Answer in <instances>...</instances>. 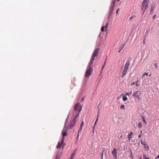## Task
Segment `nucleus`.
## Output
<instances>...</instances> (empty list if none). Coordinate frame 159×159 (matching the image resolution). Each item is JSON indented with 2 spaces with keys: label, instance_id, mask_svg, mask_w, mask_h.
I'll list each match as a JSON object with an SVG mask.
<instances>
[{
  "label": "nucleus",
  "instance_id": "obj_1",
  "mask_svg": "<svg viewBox=\"0 0 159 159\" xmlns=\"http://www.w3.org/2000/svg\"><path fill=\"white\" fill-rule=\"evenodd\" d=\"M93 63L89 62V65L87 68V70L85 73V76L86 77L89 78L91 75L93 71V69L91 67V65Z\"/></svg>",
  "mask_w": 159,
  "mask_h": 159
},
{
  "label": "nucleus",
  "instance_id": "obj_2",
  "mask_svg": "<svg viewBox=\"0 0 159 159\" xmlns=\"http://www.w3.org/2000/svg\"><path fill=\"white\" fill-rule=\"evenodd\" d=\"M99 48H97L94 50L90 60V62L93 63L95 57L98 56L99 52Z\"/></svg>",
  "mask_w": 159,
  "mask_h": 159
},
{
  "label": "nucleus",
  "instance_id": "obj_3",
  "mask_svg": "<svg viewBox=\"0 0 159 159\" xmlns=\"http://www.w3.org/2000/svg\"><path fill=\"white\" fill-rule=\"evenodd\" d=\"M142 92L139 90H137L134 92L132 94L133 96L137 98L139 100H141V96L142 95Z\"/></svg>",
  "mask_w": 159,
  "mask_h": 159
},
{
  "label": "nucleus",
  "instance_id": "obj_4",
  "mask_svg": "<svg viewBox=\"0 0 159 159\" xmlns=\"http://www.w3.org/2000/svg\"><path fill=\"white\" fill-rule=\"evenodd\" d=\"M147 0H144L142 6V9L145 11L148 8V3H147Z\"/></svg>",
  "mask_w": 159,
  "mask_h": 159
},
{
  "label": "nucleus",
  "instance_id": "obj_5",
  "mask_svg": "<svg viewBox=\"0 0 159 159\" xmlns=\"http://www.w3.org/2000/svg\"><path fill=\"white\" fill-rule=\"evenodd\" d=\"M82 108V107L81 105L79 103H77L75 105L74 110L75 111H79V112H80L81 111Z\"/></svg>",
  "mask_w": 159,
  "mask_h": 159
},
{
  "label": "nucleus",
  "instance_id": "obj_6",
  "mask_svg": "<svg viewBox=\"0 0 159 159\" xmlns=\"http://www.w3.org/2000/svg\"><path fill=\"white\" fill-rule=\"evenodd\" d=\"M76 116H75L73 120L71 121L70 125L69 126V128L71 129L74 126L76 121Z\"/></svg>",
  "mask_w": 159,
  "mask_h": 159
},
{
  "label": "nucleus",
  "instance_id": "obj_7",
  "mask_svg": "<svg viewBox=\"0 0 159 159\" xmlns=\"http://www.w3.org/2000/svg\"><path fill=\"white\" fill-rule=\"evenodd\" d=\"M61 134L63 136V137L61 139V143H62V144H63V142L64 141V137L67 135V132L62 131Z\"/></svg>",
  "mask_w": 159,
  "mask_h": 159
},
{
  "label": "nucleus",
  "instance_id": "obj_8",
  "mask_svg": "<svg viewBox=\"0 0 159 159\" xmlns=\"http://www.w3.org/2000/svg\"><path fill=\"white\" fill-rule=\"evenodd\" d=\"M63 144H62L61 143V141L60 143V142H58V144L57 146V148H59L60 147H61V146L62 147V149H63L65 146V143H64V142H63Z\"/></svg>",
  "mask_w": 159,
  "mask_h": 159
},
{
  "label": "nucleus",
  "instance_id": "obj_9",
  "mask_svg": "<svg viewBox=\"0 0 159 159\" xmlns=\"http://www.w3.org/2000/svg\"><path fill=\"white\" fill-rule=\"evenodd\" d=\"M112 154L115 157V159H116L117 158V151L115 148H114L112 152Z\"/></svg>",
  "mask_w": 159,
  "mask_h": 159
},
{
  "label": "nucleus",
  "instance_id": "obj_10",
  "mask_svg": "<svg viewBox=\"0 0 159 159\" xmlns=\"http://www.w3.org/2000/svg\"><path fill=\"white\" fill-rule=\"evenodd\" d=\"M129 62L128 61H127L125 65L124 69L128 70V69L129 68Z\"/></svg>",
  "mask_w": 159,
  "mask_h": 159
},
{
  "label": "nucleus",
  "instance_id": "obj_11",
  "mask_svg": "<svg viewBox=\"0 0 159 159\" xmlns=\"http://www.w3.org/2000/svg\"><path fill=\"white\" fill-rule=\"evenodd\" d=\"M76 150H75L73 151V153L70 155V158L71 159H73L74 157L76 154Z\"/></svg>",
  "mask_w": 159,
  "mask_h": 159
},
{
  "label": "nucleus",
  "instance_id": "obj_12",
  "mask_svg": "<svg viewBox=\"0 0 159 159\" xmlns=\"http://www.w3.org/2000/svg\"><path fill=\"white\" fill-rule=\"evenodd\" d=\"M127 70H124L123 71L122 73V75L121 76V77L123 78L126 75L127 73Z\"/></svg>",
  "mask_w": 159,
  "mask_h": 159
},
{
  "label": "nucleus",
  "instance_id": "obj_13",
  "mask_svg": "<svg viewBox=\"0 0 159 159\" xmlns=\"http://www.w3.org/2000/svg\"><path fill=\"white\" fill-rule=\"evenodd\" d=\"M156 7V6L155 4H153L152 5L150 12L152 13L153 12L154 10L155 9V8Z\"/></svg>",
  "mask_w": 159,
  "mask_h": 159
},
{
  "label": "nucleus",
  "instance_id": "obj_14",
  "mask_svg": "<svg viewBox=\"0 0 159 159\" xmlns=\"http://www.w3.org/2000/svg\"><path fill=\"white\" fill-rule=\"evenodd\" d=\"M114 6H111L110 8V10L109 11V13L110 14V15H111V14L112 13V11H113L114 8Z\"/></svg>",
  "mask_w": 159,
  "mask_h": 159
},
{
  "label": "nucleus",
  "instance_id": "obj_15",
  "mask_svg": "<svg viewBox=\"0 0 159 159\" xmlns=\"http://www.w3.org/2000/svg\"><path fill=\"white\" fill-rule=\"evenodd\" d=\"M62 154V152H58L57 153V156H56V157L57 158H58V159H59L61 157V156Z\"/></svg>",
  "mask_w": 159,
  "mask_h": 159
},
{
  "label": "nucleus",
  "instance_id": "obj_16",
  "mask_svg": "<svg viewBox=\"0 0 159 159\" xmlns=\"http://www.w3.org/2000/svg\"><path fill=\"white\" fill-rule=\"evenodd\" d=\"M68 129V128L67 126H64L62 131L67 132Z\"/></svg>",
  "mask_w": 159,
  "mask_h": 159
},
{
  "label": "nucleus",
  "instance_id": "obj_17",
  "mask_svg": "<svg viewBox=\"0 0 159 159\" xmlns=\"http://www.w3.org/2000/svg\"><path fill=\"white\" fill-rule=\"evenodd\" d=\"M143 146L145 149L147 151H148L149 150V147L147 144H145Z\"/></svg>",
  "mask_w": 159,
  "mask_h": 159
},
{
  "label": "nucleus",
  "instance_id": "obj_18",
  "mask_svg": "<svg viewBox=\"0 0 159 159\" xmlns=\"http://www.w3.org/2000/svg\"><path fill=\"white\" fill-rule=\"evenodd\" d=\"M136 17V16L135 15H133L131 16L129 19V21H132Z\"/></svg>",
  "mask_w": 159,
  "mask_h": 159
},
{
  "label": "nucleus",
  "instance_id": "obj_19",
  "mask_svg": "<svg viewBox=\"0 0 159 159\" xmlns=\"http://www.w3.org/2000/svg\"><path fill=\"white\" fill-rule=\"evenodd\" d=\"M121 95H123V97H122V98H123V100L124 101H126L127 100V97L126 96L124 95V94H121Z\"/></svg>",
  "mask_w": 159,
  "mask_h": 159
},
{
  "label": "nucleus",
  "instance_id": "obj_20",
  "mask_svg": "<svg viewBox=\"0 0 159 159\" xmlns=\"http://www.w3.org/2000/svg\"><path fill=\"white\" fill-rule=\"evenodd\" d=\"M116 1V0H112L111 6H114L115 5V2Z\"/></svg>",
  "mask_w": 159,
  "mask_h": 159
},
{
  "label": "nucleus",
  "instance_id": "obj_21",
  "mask_svg": "<svg viewBox=\"0 0 159 159\" xmlns=\"http://www.w3.org/2000/svg\"><path fill=\"white\" fill-rule=\"evenodd\" d=\"M125 43H124L122 44L120 47V48H121V49H122L124 48L125 47Z\"/></svg>",
  "mask_w": 159,
  "mask_h": 159
},
{
  "label": "nucleus",
  "instance_id": "obj_22",
  "mask_svg": "<svg viewBox=\"0 0 159 159\" xmlns=\"http://www.w3.org/2000/svg\"><path fill=\"white\" fill-rule=\"evenodd\" d=\"M132 135H129V134H128V139H129V141H130V140H131V139H132Z\"/></svg>",
  "mask_w": 159,
  "mask_h": 159
},
{
  "label": "nucleus",
  "instance_id": "obj_23",
  "mask_svg": "<svg viewBox=\"0 0 159 159\" xmlns=\"http://www.w3.org/2000/svg\"><path fill=\"white\" fill-rule=\"evenodd\" d=\"M120 108L121 109H125V105H121L120 107Z\"/></svg>",
  "mask_w": 159,
  "mask_h": 159
},
{
  "label": "nucleus",
  "instance_id": "obj_24",
  "mask_svg": "<svg viewBox=\"0 0 159 159\" xmlns=\"http://www.w3.org/2000/svg\"><path fill=\"white\" fill-rule=\"evenodd\" d=\"M132 93V91H131L130 93H125V95L127 96H129L130 95L131 93Z\"/></svg>",
  "mask_w": 159,
  "mask_h": 159
},
{
  "label": "nucleus",
  "instance_id": "obj_25",
  "mask_svg": "<svg viewBox=\"0 0 159 159\" xmlns=\"http://www.w3.org/2000/svg\"><path fill=\"white\" fill-rule=\"evenodd\" d=\"M68 117L67 118L66 120L64 126H67L66 125H67V122H68Z\"/></svg>",
  "mask_w": 159,
  "mask_h": 159
},
{
  "label": "nucleus",
  "instance_id": "obj_26",
  "mask_svg": "<svg viewBox=\"0 0 159 159\" xmlns=\"http://www.w3.org/2000/svg\"><path fill=\"white\" fill-rule=\"evenodd\" d=\"M138 127L139 128H141L142 127V124L140 123H139V124H138Z\"/></svg>",
  "mask_w": 159,
  "mask_h": 159
},
{
  "label": "nucleus",
  "instance_id": "obj_27",
  "mask_svg": "<svg viewBox=\"0 0 159 159\" xmlns=\"http://www.w3.org/2000/svg\"><path fill=\"white\" fill-rule=\"evenodd\" d=\"M108 26H109V24L108 23H107L105 27L106 30L107 29V28Z\"/></svg>",
  "mask_w": 159,
  "mask_h": 159
},
{
  "label": "nucleus",
  "instance_id": "obj_28",
  "mask_svg": "<svg viewBox=\"0 0 159 159\" xmlns=\"http://www.w3.org/2000/svg\"><path fill=\"white\" fill-rule=\"evenodd\" d=\"M143 157L144 159H150L149 158L147 157L146 155H143Z\"/></svg>",
  "mask_w": 159,
  "mask_h": 159
},
{
  "label": "nucleus",
  "instance_id": "obj_29",
  "mask_svg": "<svg viewBox=\"0 0 159 159\" xmlns=\"http://www.w3.org/2000/svg\"><path fill=\"white\" fill-rule=\"evenodd\" d=\"M84 125V122L83 121H82L81 123L80 127L83 128Z\"/></svg>",
  "mask_w": 159,
  "mask_h": 159
},
{
  "label": "nucleus",
  "instance_id": "obj_30",
  "mask_svg": "<svg viewBox=\"0 0 159 159\" xmlns=\"http://www.w3.org/2000/svg\"><path fill=\"white\" fill-rule=\"evenodd\" d=\"M104 28H105L104 26H103L102 27L101 29V31L103 32L104 31Z\"/></svg>",
  "mask_w": 159,
  "mask_h": 159
},
{
  "label": "nucleus",
  "instance_id": "obj_31",
  "mask_svg": "<svg viewBox=\"0 0 159 159\" xmlns=\"http://www.w3.org/2000/svg\"><path fill=\"white\" fill-rule=\"evenodd\" d=\"M136 87L139 86L140 85L138 83V81H137L136 82Z\"/></svg>",
  "mask_w": 159,
  "mask_h": 159
},
{
  "label": "nucleus",
  "instance_id": "obj_32",
  "mask_svg": "<svg viewBox=\"0 0 159 159\" xmlns=\"http://www.w3.org/2000/svg\"><path fill=\"white\" fill-rule=\"evenodd\" d=\"M83 129V128L82 127H80V129H79V130L78 131V133H79L80 132H81V131H82V129Z\"/></svg>",
  "mask_w": 159,
  "mask_h": 159
},
{
  "label": "nucleus",
  "instance_id": "obj_33",
  "mask_svg": "<svg viewBox=\"0 0 159 159\" xmlns=\"http://www.w3.org/2000/svg\"><path fill=\"white\" fill-rule=\"evenodd\" d=\"M141 143L142 145L143 146L145 144V143L144 142H143L142 140L141 141Z\"/></svg>",
  "mask_w": 159,
  "mask_h": 159
},
{
  "label": "nucleus",
  "instance_id": "obj_34",
  "mask_svg": "<svg viewBox=\"0 0 159 159\" xmlns=\"http://www.w3.org/2000/svg\"><path fill=\"white\" fill-rule=\"evenodd\" d=\"M155 66V68L156 69H157V66H158V64L157 63H155L154 65Z\"/></svg>",
  "mask_w": 159,
  "mask_h": 159
},
{
  "label": "nucleus",
  "instance_id": "obj_35",
  "mask_svg": "<svg viewBox=\"0 0 159 159\" xmlns=\"http://www.w3.org/2000/svg\"><path fill=\"white\" fill-rule=\"evenodd\" d=\"M146 75V76H147L148 75V73H145L144 74H143V77H144V76Z\"/></svg>",
  "mask_w": 159,
  "mask_h": 159
},
{
  "label": "nucleus",
  "instance_id": "obj_36",
  "mask_svg": "<svg viewBox=\"0 0 159 159\" xmlns=\"http://www.w3.org/2000/svg\"><path fill=\"white\" fill-rule=\"evenodd\" d=\"M106 63V61H105L104 64L103 65V66H102V70L103 69Z\"/></svg>",
  "mask_w": 159,
  "mask_h": 159
},
{
  "label": "nucleus",
  "instance_id": "obj_37",
  "mask_svg": "<svg viewBox=\"0 0 159 159\" xmlns=\"http://www.w3.org/2000/svg\"><path fill=\"white\" fill-rule=\"evenodd\" d=\"M143 122L144 123H145L146 124H147L144 118L143 117Z\"/></svg>",
  "mask_w": 159,
  "mask_h": 159
},
{
  "label": "nucleus",
  "instance_id": "obj_38",
  "mask_svg": "<svg viewBox=\"0 0 159 159\" xmlns=\"http://www.w3.org/2000/svg\"><path fill=\"white\" fill-rule=\"evenodd\" d=\"M104 152V151H103L102 153V159H103V154Z\"/></svg>",
  "mask_w": 159,
  "mask_h": 159
},
{
  "label": "nucleus",
  "instance_id": "obj_39",
  "mask_svg": "<svg viewBox=\"0 0 159 159\" xmlns=\"http://www.w3.org/2000/svg\"><path fill=\"white\" fill-rule=\"evenodd\" d=\"M119 10H120L119 8H118V9H117V11H116V14L117 15V14L118 13V11H119Z\"/></svg>",
  "mask_w": 159,
  "mask_h": 159
},
{
  "label": "nucleus",
  "instance_id": "obj_40",
  "mask_svg": "<svg viewBox=\"0 0 159 159\" xmlns=\"http://www.w3.org/2000/svg\"><path fill=\"white\" fill-rule=\"evenodd\" d=\"M79 133H78V134H77V140L78 139H79Z\"/></svg>",
  "mask_w": 159,
  "mask_h": 159
},
{
  "label": "nucleus",
  "instance_id": "obj_41",
  "mask_svg": "<svg viewBox=\"0 0 159 159\" xmlns=\"http://www.w3.org/2000/svg\"><path fill=\"white\" fill-rule=\"evenodd\" d=\"M133 134V132H131L129 134V135H132H132Z\"/></svg>",
  "mask_w": 159,
  "mask_h": 159
},
{
  "label": "nucleus",
  "instance_id": "obj_42",
  "mask_svg": "<svg viewBox=\"0 0 159 159\" xmlns=\"http://www.w3.org/2000/svg\"><path fill=\"white\" fill-rule=\"evenodd\" d=\"M156 15H154L153 17V19H155V18L156 17Z\"/></svg>",
  "mask_w": 159,
  "mask_h": 159
},
{
  "label": "nucleus",
  "instance_id": "obj_43",
  "mask_svg": "<svg viewBox=\"0 0 159 159\" xmlns=\"http://www.w3.org/2000/svg\"><path fill=\"white\" fill-rule=\"evenodd\" d=\"M145 39H144V40H143V44H145Z\"/></svg>",
  "mask_w": 159,
  "mask_h": 159
},
{
  "label": "nucleus",
  "instance_id": "obj_44",
  "mask_svg": "<svg viewBox=\"0 0 159 159\" xmlns=\"http://www.w3.org/2000/svg\"><path fill=\"white\" fill-rule=\"evenodd\" d=\"M159 158V154L156 157V159Z\"/></svg>",
  "mask_w": 159,
  "mask_h": 159
},
{
  "label": "nucleus",
  "instance_id": "obj_45",
  "mask_svg": "<svg viewBox=\"0 0 159 159\" xmlns=\"http://www.w3.org/2000/svg\"><path fill=\"white\" fill-rule=\"evenodd\" d=\"M122 49H121V48H120V49H119V51H118V52L119 53L120 52V51L122 50Z\"/></svg>",
  "mask_w": 159,
  "mask_h": 159
},
{
  "label": "nucleus",
  "instance_id": "obj_46",
  "mask_svg": "<svg viewBox=\"0 0 159 159\" xmlns=\"http://www.w3.org/2000/svg\"><path fill=\"white\" fill-rule=\"evenodd\" d=\"M149 30H146V33H147L148 34V32H149Z\"/></svg>",
  "mask_w": 159,
  "mask_h": 159
},
{
  "label": "nucleus",
  "instance_id": "obj_47",
  "mask_svg": "<svg viewBox=\"0 0 159 159\" xmlns=\"http://www.w3.org/2000/svg\"><path fill=\"white\" fill-rule=\"evenodd\" d=\"M135 84V83L134 82H133V83H132L131 84V86H133V85H134Z\"/></svg>",
  "mask_w": 159,
  "mask_h": 159
},
{
  "label": "nucleus",
  "instance_id": "obj_48",
  "mask_svg": "<svg viewBox=\"0 0 159 159\" xmlns=\"http://www.w3.org/2000/svg\"><path fill=\"white\" fill-rule=\"evenodd\" d=\"M98 116H97V118L96 119V121L97 122L98 120Z\"/></svg>",
  "mask_w": 159,
  "mask_h": 159
},
{
  "label": "nucleus",
  "instance_id": "obj_49",
  "mask_svg": "<svg viewBox=\"0 0 159 159\" xmlns=\"http://www.w3.org/2000/svg\"><path fill=\"white\" fill-rule=\"evenodd\" d=\"M95 126L94 125V126L93 127V132H94V129H95Z\"/></svg>",
  "mask_w": 159,
  "mask_h": 159
},
{
  "label": "nucleus",
  "instance_id": "obj_50",
  "mask_svg": "<svg viewBox=\"0 0 159 159\" xmlns=\"http://www.w3.org/2000/svg\"><path fill=\"white\" fill-rule=\"evenodd\" d=\"M97 122L95 121L94 124V125H95V126H96V123H97Z\"/></svg>",
  "mask_w": 159,
  "mask_h": 159
},
{
  "label": "nucleus",
  "instance_id": "obj_51",
  "mask_svg": "<svg viewBox=\"0 0 159 159\" xmlns=\"http://www.w3.org/2000/svg\"><path fill=\"white\" fill-rule=\"evenodd\" d=\"M84 97H83L82 98V100H81L82 101H83L84 100Z\"/></svg>",
  "mask_w": 159,
  "mask_h": 159
},
{
  "label": "nucleus",
  "instance_id": "obj_52",
  "mask_svg": "<svg viewBox=\"0 0 159 159\" xmlns=\"http://www.w3.org/2000/svg\"><path fill=\"white\" fill-rule=\"evenodd\" d=\"M141 137V134H140V135L139 136V138H140Z\"/></svg>",
  "mask_w": 159,
  "mask_h": 159
},
{
  "label": "nucleus",
  "instance_id": "obj_53",
  "mask_svg": "<svg viewBox=\"0 0 159 159\" xmlns=\"http://www.w3.org/2000/svg\"><path fill=\"white\" fill-rule=\"evenodd\" d=\"M122 135H121L120 136V137L121 138L122 137Z\"/></svg>",
  "mask_w": 159,
  "mask_h": 159
},
{
  "label": "nucleus",
  "instance_id": "obj_54",
  "mask_svg": "<svg viewBox=\"0 0 159 159\" xmlns=\"http://www.w3.org/2000/svg\"><path fill=\"white\" fill-rule=\"evenodd\" d=\"M117 1L119 2V1H120V0H117Z\"/></svg>",
  "mask_w": 159,
  "mask_h": 159
},
{
  "label": "nucleus",
  "instance_id": "obj_55",
  "mask_svg": "<svg viewBox=\"0 0 159 159\" xmlns=\"http://www.w3.org/2000/svg\"><path fill=\"white\" fill-rule=\"evenodd\" d=\"M142 133V131H141V133Z\"/></svg>",
  "mask_w": 159,
  "mask_h": 159
},
{
  "label": "nucleus",
  "instance_id": "obj_56",
  "mask_svg": "<svg viewBox=\"0 0 159 159\" xmlns=\"http://www.w3.org/2000/svg\"><path fill=\"white\" fill-rule=\"evenodd\" d=\"M58 159V158H57L56 157V159Z\"/></svg>",
  "mask_w": 159,
  "mask_h": 159
}]
</instances>
